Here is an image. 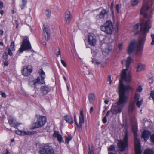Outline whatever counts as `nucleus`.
Segmentation results:
<instances>
[{
    "label": "nucleus",
    "instance_id": "1",
    "mask_svg": "<svg viewBox=\"0 0 154 154\" xmlns=\"http://www.w3.org/2000/svg\"><path fill=\"white\" fill-rule=\"evenodd\" d=\"M132 61V58L129 56L125 61L126 69L123 70L122 72V79L119 81V100L116 102L113 103L112 105L111 109L108 111L105 116H108L110 112L112 114L120 113L125 105L128 102V94L130 91H133V87L130 85H124L122 80L127 82H129L131 80V75L130 73L126 72L129 67Z\"/></svg>",
    "mask_w": 154,
    "mask_h": 154
},
{
    "label": "nucleus",
    "instance_id": "2",
    "mask_svg": "<svg viewBox=\"0 0 154 154\" xmlns=\"http://www.w3.org/2000/svg\"><path fill=\"white\" fill-rule=\"evenodd\" d=\"M149 8L147 0H143V5L140 10V14L143 15L144 18L140 21V31H137L134 34L135 35H137L139 33H140L141 35L140 36L138 43L136 46V51L137 53L142 51L146 40V33L149 32L151 28L150 18L152 15H149L147 13V11Z\"/></svg>",
    "mask_w": 154,
    "mask_h": 154
},
{
    "label": "nucleus",
    "instance_id": "3",
    "mask_svg": "<svg viewBox=\"0 0 154 154\" xmlns=\"http://www.w3.org/2000/svg\"><path fill=\"white\" fill-rule=\"evenodd\" d=\"M100 29L108 34H112L114 31V27L112 21L110 20L107 21L100 27Z\"/></svg>",
    "mask_w": 154,
    "mask_h": 154
},
{
    "label": "nucleus",
    "instance_id": "4",
    "mask_svg": "<svg viewBox=\"0 0 154 154\" xmlns=\"http://www.w3.org/2000/svg\"><path fill=\"white\" fill-rule=\"evenodd\" d=\"M36 117L37 120L33 124V129L43 127L46 122V118L45 116L37 115Z\"/></svg>",
    "mask_w": 154,
    "mask_h": 154
},
{
    "label": "nucleus",
    "instance_id": "5",
    "mask_svg": "<svg viewBox=\"0 0 154 154\" xmlns=\"http://www.w3.org/2000/svg\"><path fill=\"white\" fill-rule=\"evenodd\" d=\"M118 146L121 151H123L128 147V134L127 132L125 133L123 140H119Z\"/></svg>",
    "mask_w": 154,
    "mask_h": 154
},
{
    "label": "nucleus",
    "instance_id": "6",
    "mask_svg": "<svg viewBox=\"0 0 154 154\" xmlns=\"http://www.w3.org/2000/svg\"><path fill=\"white\" fill-rule=\"evenodd\" d=\"M29 50H30L31 51H32L31 46L29 40L27 38H25L23 40L21 47L17 52L20 53H22L25 51Z\"/></svg>",
    "mask_w": 154,
    "mask_h": 154
},
{
    "label": "nucleus",
    "instance_id": "7",
    "mask_svg": "<svg viewBox=\"0 0 154 154\" xmlns=\"http://www.w3.org/2000/svg\"><path fill=\"white\" fill-rule=\"evenodd\" d=\"M38 152L40 154H54L52 147L48 145L40 147Z\"/></svg>",
    "mask_w": 154,
    "mask_h": 154
},
{
    "label": "nucleus",
    "instance_id": "8",
    "mask_svg": "<svg viewBox=\"0 0 154 154\" xmlns=\"http://www.w3.org/2000/svg\"><path fill=\"white\" fill-rule=\"evenodd\" d=\"M38 72L39 73L40 77H38L36 80L33 82V84L35 86L36 83L43 84L45 83L44 80L45 77V72L42 69L39 70Z\"/></svg>",
    "mask_w": 154,
    "mask_h": 154
},
{
    "label": "nucleus",
    "instance_id": "9",
    "mask_svg": "<svg viewBox=\"0 0 154 154\" xmlns=\"http://www.w3.org/2000/svg\"><path fill=\"white\" fill-rule=\"evenodd\" d=\"M32 71V66L31 65L24 66L21 70L22 74L25 76L29 75Z\"/></svg>",
    "mask_w": 154,
    "mask_h": 154
},
{
    "label": "nucleus",
    "instance_id": "10",
    "mask_svg": "<svg viewBox=\"0 0 154 154\" xmlns=\"http://www.w3.org/2000/svg\"><path fill=\"white\" fill-rule=\"evenodd\" d=\"M132 131L134 134V146L140 145V140L137 138V128L136 125H132Z\"/></svg>",
    "mask_w": 154,
    "mask_h": 154
},
{
    "label": "nucleus",
    "instance_id": "11",
    "mask_svg": "<svg viewBox=\"0 0 154 154\" xmlns=\"http://www.w3.org/2000/svg\"><path fill=\"white\" fill-rule=\"evenodd\" d=\"M15 50L14 42V41L11 42L10 45V48L9 46H7L5 50V53H6L8 55L11 56L13 55L12 51Z\"/></svg>",
    "mask_w": 154,
    "mask_h": 154
},
{
    "label": "nucleus",
    "instance_id": "12",
    "mask_svg": "<svg viewBox=\"0 0 154 154\" xmlns=\"http://www.w3.org/2000/svg\"><path fill=\"white\" fill-rule=\"evenodd\" d=\"M96 37L92 33H89L88 35V40L89 44L91 45L94 46L96 43Z\"/></svg>",
    "mask_w": 154,
    "mask_h": 154
},
{
    "label": "nucleus",
    "instance_id": "13",
    "mask_svg": "<svg viewBox=\"0 0 154 154\" xmlns=\"http://www.w3.org/2000/svg\"><path fill=\"white\" fill-rule=\"evenodd\" d=\"M43 35L45 38V39L48 41L50 38V31L49 28L45 24L43 26Z\"/></svg>",
    "mask_w": 154,
    "mask_h": 154
},
{
    "label": "nucleus",
    "instance_id": "14",
    "mask_svg": "<svg viewBox=\"0 0 154 154\" xmlns=\"http://www.w3.org/2000/svg\"><path fill=\"white\" fill-rule=\"evenodd\" d=\"M136 42L135 40H131L129 45L128 49V53L131 54L134 50Z\"/></svg>",
    "mask_w": 154,
    "mask_h": 154
},
{
    "label": "nucleus",
    "instance_id": "15",
    "mask_svg": "<svg viewBox=\"0 0 154 154\" xmlns=\"http://www.w3.org/2000/svg\"><path fill=\"white\" fill-rule=\"evenodd\" d=\"M40 90L43 95H45L51 91V88L47 86H43L41 87Z\"/></svg>",
    "mask_w": 154,
    "mask_h": 154
},
{
    "label": "nucleus",
    "instance_id": "16",
    "mask_svg": "<svg viewBox=\"0 0 154 154\" xmlns=\"http://www.w3.org/2000/svg\"><path fill=\"white\" fill-rule=\"evenodd\" d=\"M53 136L54 137H56L57 140L60 143L61 142H63V138L62 136L59 134L58 131H54V132Z\"/></svg>",
    "mask_w": 154,
    "mask_h": 154
},
{
    "label": "nucleus",
    "instance_id": "17",
    "mask_svg": "<svg viewBox=\"0 0 154 154\" xmlns=\"http://www.w3.org/2000/svg\"><path fill=\"white\" fill-rule=\"evenodd\" d=\"M151 135V133L146 130H144L142 134V138H144V141H146Z\"/></svg>",
    "mask_w": 154,
    "mask_h": 154
},
{
    "label": "nucleus",
    "instance_id": "18",
    "mask_svg": "<svg viewBox=\"0 0 154 154\" xmlns=\"http://www.w3.org/2000/svg\"><path fill=\"white\" fill-rule=\"evenodd\" d=\"M72 17V15L70 12L69 11H67L65 14V17L66 23L67 24H69V23Z\"/></svg>",
    "mask_w": 154,
    "mask_h": 154
},
{
    "label": "nucleus",
    "instance_id": "19",
    "mask_svg": "<svg viewBox=\"0 0 154 154\" xmlns=\"http://www.w3.org/2000/svg\"><path fill=\"white\" fill-rule=\"evenodd\" d=\"M8 122L10 125L11 127H16L19 125L17 123L15 119L13 118H11L9 119L8 120Z\"/></svg>",
    "mask_w": 154,
    "mask_h": 154
},
{
    "label": "nucleus",
    "instance_id": "20",
    "mask_svg": "<svg viewBox=\"0 0 154 154\" xmlns=\"http://www.w3.org/2000/svg\"><path fill=\"white\" fill-rule=\"evenodd\" d=\"M108 10L104 9H102L99 14V18L101 19H104V17L108 14Z\"/></svg>",
    "mask_w": 154,
    "mask_h": 154
},
{
    "label": "nucleus",
    "instance_id": "21",
    "mask_svg": "<svg viewBox=\"0 0 154 154\" xmlns=\"http://www.w3.org/2000/svg\"><path fill=\"white\" fill-rule=\"evenodd\" d=\"M80 116H79V126L80 127L84 123V117L82 109L80 111Z\"/></svg>",
    "mask_w": 154,
    "mask_h": 154
},
{
    "label": "nucleus",
    "instance_id": "22",
    "mask_svg": "<svg viewBox=\"0 0 154 154\" xmlns=\"http://www.w3.org/2000/svg\"><path fill=\"white\" fill-rule=\"evenodd\" d=\"M15 132L17 134L20 135L23 134L24 135H27L31 134L32 133L30 132H26L23 131H21L20 130L16 131Z\"/></svg>",
    "mask_w": 154,
    "mask_h": 154
},
{
    "label": "nucleus",
    "instance_id": "23",
    "mask_svg": "<svg viewBox=\"0 0 154 154\" xmlns=\"http://www.w3.org/2000/svg\"><path fill=\"white\" fill-rule=\"evenodd\" d=\"M64 118L67 122L70 124L73 123V120L71 116L68 115H66L64 116Z\"/></svg>",
    "mask_w": 154,
    "mask_h": 154
},
{
    "label": "nucleus",
    "instance_id": "24",
    "mask_svg": "<svg viewBox=\"0 0 154 154\" xmlns=\"http://www.w3.org/2000/svg\"><path fill=\"white\" fill-rule=\"evenodd\" d=\"M88 99L90 103H92L95 99L94 94L92 93H90L88 95Z\"/></svg>",
    "mask_w": 154,
    "mask_h": 154
},
{
    "label": "nucleus",
    "instance_id": "25",
    "mask_svg": "<svg viewBox=\"0 0 154 154\" xmlns=\"http://www.w3.org/2000/svg\"><path fill=\"white\" fill-rule=\"evenodd\" d=\"M135 102H131L130 103L129 108V112H132L135 109Z\"/></svg>",
    "mask_w": 154,
    "mask_h": 154
},
{
    "label": "nucleus",
    "instance_id": "26",
    "mask_svg": "<svg viewBox=\"0 0 154 154\" xmlns=\"http://www.w3.org/2000/svg\"><path fill=\"white\" fill-rule=\"evenodd\" d=\"M112 51V48L110 47H107L103 49V54L105 56L109 54Z\"/></svg>",
    "mask_w": 154,
    "mask_h": 154
},
{
    "label": "nucleus",
    "instance_id": "27",
    "mask_svg": "<svg viewBox=\"0 0 154 154\" xmlns=\"http://www.w3.org/2000/svg\"><path fill=\"white\" fill-rule=\"evenodd\" d=\"M145 67L146 65H145L140 64L138 66V68H137V71L139 72L144 70L145 69Z\"/></svg>",
    "mask_w": 154,
    "mask_h": 154
},
{
    "label": "nucleus",
    "instance_id": "28",
    "mask_svg": "<svg viewBox=\"0 0 154 154\" xmlns=\"http://www.w3.org/2000/svg\"><path fill=\"white\" fill-rule=\"evenodd\" d=\"M135 154H141L140 145L135 146Z\"/></svg>",
    "mask_w": 154,
    "mask_h": 154
},
{
    "label": "nucleus",
    "instance_id": "29",
    "mask_svg": "<svg viewBox=\"0 0 154 154\" xmlns=\"http://www.w3.org/2000/svg\"><path fill=\"white\" fill-rule=\"evenodd\" d=\"M27 0H22V3L20 5V7L21 9H23L26 5Z\"/></svg>",
    "mask_w": 154,
    "mask_h": 154
},
{
    "label": "nucleus",
    "instance_id": "30",
    "mask_svg": "<svg viewBox=\"0 0 154 154\" xmlns=\"http://www.w3.org/2000/svg\"><path fill=\"white\" fill-rule=\"evenodd\" d=\"M144 154H154V152L151 149H146L144 151Z\"/></svg>",
    "mask_w": 154,
    "mask_h": 154
},
{
    "label": "nucleus",
    "instance_id": "31",
    "mask_svg": "<svg viewBox=\"0 0 154 154\" xmlns=\"http://www.w3.org/2000/svg\"><path fill=\"white\" fill-rule=\"evenodd\" d=\"M6 113L5 111L4 108H2L1 106H0V114H1L2 117H4V114Z\"/></svg>",
    "mask_w": 154,
    "mask_h": 154
},
{
    "label": "nucleus",
    "instance_id": "32",
    "mask_svg": "<svg viewBox=\"0 0 154 154\" xmlns=\"http://www.w3.org/2000/svg\"><path fill=\"white\" fill-rule=\"evenodd\" d=\"M73 137L72 136L66 137L65 138V142L67 144L69 143V141Z\"/></svg>",
    "mask_w": 154,
    "mask_h": 154
},
{
    "label": "nucleus",
    "instance_id": "33",
    "mask_svg": "<svg viewBox=\"0 0 154 154\" xmlns=\"http://www.w3.org/2000/svg\"><path fill=\"white\" fill-rule=\"evenodd\" d=\"M89 152L88 154H94L93 147L92 146L91 147L90 145H88Z\"/></svg>",
    "mask_w": 154,
    "mask_h": 154
},
{
    "label": "nucleus",
    "instance_id": "34",
    "mask_svg": "<svg viewBox=\"0 0 154 154\" xmlns=\"http://www.w3.org/2000/svg\"><path fill=\"white\" fill-rule=\"evenodd\" d=\"M143 103V100L141 99L140 101H136V104L138 107L139 108Z\"/></svg>",
    "mask_w": 154,
    "mask_h": 154
},
{
    "label": "nucleus",
    "instance_id": "35",
    "mask_svg": "<svg viewBox=\"0 0 154 154\" xmlns=\"http://www.w3.org/2000/svg\"><path fill=\"white\" fill-rule=\"evenodd\" d=\"M74 122H75L76 125H77V127H79V128L81 129L82 125H81V127H79V124L77 122L76 120V115L75 114H74Z\"/></svg>",
    "mask_w": 154,
    "mask_h": 154
},
{
    "label": "nucleus",
    "instance_id": "36",
    "mask_svg": "<svg viewBox=\"0 0 154 154\" xmlns=\"http://www.w3.org/2000/svg\"><path fill=\"white\" fill-rule=\"evenodd\" d=\"M115 147L114 145H111L109 148H108V150L109 151H112L115 150Z\"/></svg>",
    "mask_w": 154,
    "mask_h": 154
},
{
    "label": "nucleus",
    "instance_id": "37",
    "mask_svg": "<svg viewBox=\"0 0 154 154\" xmlns=\"http://www.w3.org/2000/svg\"><path fill=\"white\" fill-rule=\"evenodd\" d=\"M140 94L138 93H136L135 94V96L134 97V102H136V101L140 99Z\"/></svg>",
    "mask_w": 154,
    "mask_h": 154
},
{
    "label": "nucleus",
    "instance_id": "38",
    "mask_svg": "<svg viewBox=\"0 0 154 154\" xmlns=\"http://www.w3.org/2000/svg\"><path fill=\"white\" fill-rule=\"evenodd\" d=\"M56 50L58 52L56 53L57 56L58 57L59 55H60V57L61 56L60 51V49L59 47H57L56 48Z\"/></svg>",
    "mask_w": 154,
    "mask_h": 154
},
{
    "label": "nucleus",
    "instance_id": "39",
    "mask_svg": "<svg viewBox=\"0 0 154 154\" xmlns=\"http://www.w3.org/2000/svg\"><path fill=\"white\" fill-rule=\"evenodd\" d=\"M151 37L152 39L151 45H154V34H152L151 35Z\"/></svg>",
    "mask_w": 154,
    "mask_h": 154
},
{
    "label": "nucleus",
    "instance_id": "40",
    "mask_svg": "<svg viewBox=\"0 0 154 154\" xmlns=\"http://www.w3.org/2000/svg\"><path fill=\"white\" fill-rule=\"evenodd\" d=\"M45 12L46 15L47 16V17H50L51 16V13L50 10H46Z\"/></svg>",
    "mask_w": 154,
    "mask_h": 154
},
{
    "label": "nucleus",
    "instance_id": "41",
    "mask_svg": "<svg viewBox=\"0 0 154 154\" xmlns=\"http://www.w3.org/2000/svg\"><path fill=\"white\" fill-rule=\"evenodd\" d=\"M3 58L5 60H7L8 58V55L4 52L3 54Z\"/></svg>",
    "mask_w": 154,
    "mask_h": 154
},
{
    "label": "nucleus",
    "instance_id": "42",
    "mask_svg": "<svg viewBox=\"0 0 154 154\" xmlns=\"http://www.w3.org/2000/svg\"><path fill=\"white\" fill-rule=\"evenodd\" d=\"M138 3V0H134L131 3V5L132 6H134L137 5Z\"/></svg>",
    "mask_w": 154,
    "mask_h": 154
},
{
    "label": "nucleus",
    "instance_id": "43",
    "mask_svg": "<svg viewBox=\"0 0 154 154\" xmlns=\"http://www.w3.org/2000/svg\"><path fill=\"white\" fill-rule=\"evenodd\" d=\"M0 94L2 97L6 98V97L7 95L5 93L3 92L2 91H0Z\"/></svg>",
    "mask_w": 154,
    "mask_h": 154
},
{
    "label": "nucleus",
    "instance_id": "44",
    "mask_svg": "<svg viewBox=\"0 0 154 154\" xmlns=\"http://www.w3.org/2000/svg\"><path fill=\"white\" fill-rule=\"evenodd\" d=\"M142 90V87L141 86H139L138 88L137 89V92H141Z\"/></svg>",
    "mask_w": 154,
    "mask_h": 154
},
{
    "label": "nucleus",
    "instance_id": "45",
    "mask_svg": "<svg viewBox=\"0 0 154 154\" xmlns=\"http://www.w3.org/2000/svg\"><path fill=\"white\" fill-rule=\"evenodd\" d=\"M123 44L122 43H120L118 44V47L120 51H121L122 49Z\"/></svg>",
    "mask_w": 154,
    "mask_h": 154
},
{
    "label": "nucleus",
    "instance_id": "46",
    "mask_svg": "<svg viewBox=\"0 0 154 154\" xmlns=\"http://www.w3.org/2000/svg\"><path fill=\"white\" fill-rule=\"evenodd\" d=\"M61 63L65 67H66V65L65 62L62 59L61 60Z\"/></svg>",
    "mask_w": 154,
    "mask_h": 154
},
{
    "label": "nucleus",
    "instance_id": "47",
    "mask_svg": "<svg viewBox=\"0 0 154 154\" xmlns=\"http://www.w3.org/2000/svg\"><path fill=\"white\" fill-rule=\"evenodd\" d=\"M140 25L138 23H137L134 26V29H138Z\"/></svg>",
    "mask_w": 154,
    "mask_h": 154
},
{
    "label": "nucleus",
    "instance_id": "48",
    "mask_svg": "<svg viewBox=\"0 0 154 154\" xmlns=\"http://www.w3.org/2000/svg\"><path fill=\"white\" fill-rule=\"evenodd\" d=\"M150 95L152 99H154V91H151L150 94Z\"/></svg>",
    "mask_w": 154,
    "mask_h": 154
},
{
    "label": "nucleus",
    "instance_id": "49",
    "mask_svg": "<svg viewBox=\"0 0 154 154\" xmlns=\"http://www.w3.org/2000/svg\"><path fill=\"white\" fill-rule=\"evenodd\" d=\"M151 141L154 143V134L152 135L150 137Z\"/></svg>",
    "mask_w": 154,
    "mask_h": 154
},
{
    "label": "nucleus",
    "instance_id": "50",
    "mask_svg": "<svg viewBox=\"0 0 154 154\" xmlns=\"http://www.w3.org/2000/svg\"><path fill=\"white\" fill-rule=\"evenodd\" d=\"M103 122L104 123H106L107 122L106 116H105L103 118Z\"/></svg>",
    "mask_w": 154,
    "mask_h": 154
},
{
    "label": "nucleus",
    "instance_id": "51",
    "mask_svg": "<svg viewBox=\"0 0 154 154\" xmlns=\"http://www.w3.org/2000/svg\"><path fill=\"white\" fill-rule=\"evenodd\" d=\"M108 81L109 82V84H110L112 82V81L111 79V77L110 75L108 76Z\"/></svg>",
    "mask_w": 154,
    "mask_h": 154
},
{
    "label": "nucleus",
    "instance_id": "52",
    "mask_svg": "<svg viewBox=\"0 0 154 154\" xmlns=\"http://www.w3.org/2000/svg\"><path fill=\"white\" fill-rule=\"evenodd\" d=\"M8 64H9L8 61L7 60H5L4 63V66H7L8 65Z\"/></svg>",
    "mask_w": 154,
    "mask_h": 154
},
{
    "label": "nucleus",
    "instance_id": "53",
    "mask_svg": "<svg viewBox=\"0 0 154 154\" xmlns=\"http://www.w3.org/2000/svg\"><path fill=\"white\" fill-rule=\"evenodd\" d=\"M2 154H10L9 152L7 150H6L3 152Z\"/></svg>",
    "mask_w": 154,
    "mask_h": 154
},
{
    "label": "nucleus",
    "instance_id": "54",
    "mask_svg": "<svg viewBox=\"0 0 154 154\" xmlns=\"http://www.w3.org/2000/svg\"><path fill=\"white\" fill-rule=\"evenodd\" d=\"M3 6V3L2 1H0V8H2Z\"/></svg>",
    "mask_w": 154,
    "mask_h": 154
},
{
    "label": "nucleus",
    "instance_id": "55",
    "mask_svg": "<svg viewBox=\"0 0 154 154\" xmlns=\"http://www.w3.org/2000/svg\"><path fill=\"white\" fill-rule=\"evenodd\" d=\"M119 5L118 4H117L116 5V9L117 10L118 13L119 12Z\"/></svg>",
    "mask_w": 154,
    "mask_h": 154
},
{
    "label": "nucleus",
    "instance_id": "56",
    "mask_svg": "<svg viewBox=\"0 0 154 154\" xmlns=\"http://www.w3.org/2000/svg\"><path fill=\"white\" fill-rule=\"evenodd\" d=\"M93 110V108L92 107H91L90 108V110H89V113H91Z\"/></svg>",
    "mask_w": 154,
    "mask_h": 154
},
{
    "label": "nucleus",
    "instance_id": "57",
    "mask_svg": "<svg viewBox=\"0 0 154 154\" xmlns=\"http://www.w3.org/2000/svg\"><path fill=\"white\" fill-rule=\"evenodd\" d=\"M66 87H67V88L68 91H69V89H70V85H69L68 84H66Z\"/></svg>",
    "mask_w": 154,
    "mask_h": 154
},
{
    "label": "nucleus",
    "instance_id": "58",
    "mask_svg": "<svg viewBox=\"0 0 154 154\" xmlns=\"http://www.w3.org/2000/svg\"><path fill=\"white\" fill-rule=\"evenodd\" d=\"M93 63H95V64L97 65H99L100 64V63L99 62L97 61H95L94 62V61H93Z\"/></svg>",
    "mask_w": 154,
    "mask_h": 154
},
{
    "label": "nucleus",
    "instance_id": "59",
    "mask_svg": "<svg viewBox=\"0 0 154 154\" xmlns=\"http://www.w3.org/2000/svg\"><path fill=\"white\" fill-rule=\"evenodd\" d=\"M4 33V31L2 30H0V35H2Z\"/></svg>",
    "mask_w": 154,
    "mask_h": 154
},
{
    "label": "nucleus",
    "instance_id": "60",
    "mask_svg": "<svg viewBox=\"0 0 154 154\" xmlns=\"http://www.w3.org/2000/svg\"><path fill=\"white\" fill-rule=\"evenodd\" d=\"M104 103L106 104H108L109 103V101L108 100H105L104 101Z\"/></svg>",
    "mask_w": 154,
    "mask_h": 154
},
{
    "label": "nucleus",
    "instance_id": "61",
    "mask_svg": "<svg viewBox=\"0 0 154 154\" xmlns=\"http://www.w3.org/2000/svg\"><path fill=\"white\" fill-rule=\"evenodd\" d=\"M15 22H16V28H17L18 27V23L17 22V20H15Z\"/></svg>",
    "mask_w": 154,
    "mask_h": 154
},
{
    "label": "nucleus",
    "instance_id": "62",
    "mask_svg": "<svg viewBox=\"0 0 154 154\" xmlns=\"http://www.w3.org/2000/svg\"><path fill=\"white\" fill-rule=\"evenodd\" d=\"M0 13L2 15L3 14V13H4V11L3 10H1L0 12Z\"/></svg>",
    "mask_w": 154,
    "mask_h": 154
},
{
    "label": "nucleus",
    "instance_id": "63",
    "mask_svg": "<svg viewBox=\"0 0 154 154\" xmlns=\"http://www.w3.org/2000/svg\"><path fill=\"white\" fill-rule=\"evenodd\" d=\"M0 45L1 46H3V43L2 42H0Z\"/></svg>",
    "mask_w": 154,
    "mask_h": 154
},
{
    "label": "nucleus",
    "instance_id": "64",
    "mask_svg": "<svg viewBox=\"0 0 154 154\" xmlns=\"http://www.w3.org/2000/svg\"><path fill=\"white\" fill-rule=\"evenodd\" d=\"M63 78L65 80V81H66V77L65 76H63Z\"/></svg>",
    "mask_w": 154,
    "mask_h": 154
}]
</instances>
